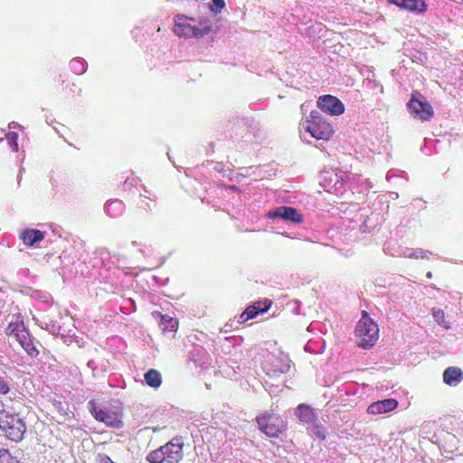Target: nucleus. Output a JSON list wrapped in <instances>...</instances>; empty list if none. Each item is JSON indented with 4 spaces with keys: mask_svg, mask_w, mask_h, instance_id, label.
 I'll use <instances>...</instances> for the list:
<instances>
[{
    "mask_svg": "<svg viewBox=\"0 0 463 463\" xmlns=\"http://www.w3.org/2000/svg\"><path fill=\"white\" fill-rule=\"evenodd\" d=\"M463 2V0H461Z\"/></svg>",
    "mask_w": 463,
    "mask_h": 463,
    "instance_id": "obj_31",
    "label": "nucleus"
},
{
    "mask_svg": "<svg viewBox=\"0 0 463 463\" xmlns=\"http://www.w3.org/2000/svg\"><path fill=\"white\" fill-rule=\"evenodd\" d=\"M10 392V383L0 375V394L6 395Z\"/></svg>",
    "mask_w": 463,
    "mask_h": 463,
    "instance_id": "obj_26",
    "label": "nucleus"
},
{
    "mask_svg": "<svg viewBox=\"0 0 463 463\" xmlns=\"http://www.w3.org/2000/svg\"><path fill=\"white\" fill-rule=\"evenodd\" d=\"M7 140L9 141V144L13 149V151L17 152L18 151V143L17 138L18 135L15 132H9L6 136Z\"/></svg>",
    "mask_w": 463,
    "mask_h": 463,
    "instance_id": "obj_24",
    "label": "nucleus"
},
{
    "mask_svg": "<svg viewBox=\"0 0 463 463\" xmlns=\"http://www.w3.org/2000/svg\"><path fill=\"white\" fill-rule=\"evenodd\" d=\"M0 463H19L16 458L13 457L9 450L0 449Z\"/></svg>",
    "mask_w": 463,
    "mask_h": 463,
    "instance_id": "obj_21",
    "label": "nucleus"
},
{
    "mask_svg": "<svg viewBox=\"0 0 463 463\" xmlns=\"http://www.w3.org/2000/svg\"><path fill=\"white\" fill-rule=\"evenodd\" d=\"M5 332L8 335L14 336L16 340H18L22 345H24V342L22 340L23 337H24V335L26 333L24 326L23 322L21 321H11L6 329Z\"/></svg>",
    "mask_w": 463,
    "mask_h": 463,
    "instance_id": "obj_17",
    "label": "nucleus"
},
{
    "mask_svg": "<svg viewBox=\"0 0 463 463\" xmlns=\"http://www.w3.org/2000/svg\"><path fill=\"white\" fill-rule=\"evenodd\" d=\"M153 316L155 317L160 318V327L163 332H176L178 329V320L168 316L163 315L159 312H154Z\"/></svg>",
    "mask_w": 463,
    "mask_h": 463,
    "instance_id": "obj_15",
    "label": "nucleus"
},
{
    "mask_svg": "<svg viewBox=\"0 0 463 463\" xmlns=\"http://www.w3.org/2000/svg\"><path fill=\"white\" fill-rule=\"evenodd\" d=\"M98 463H116L114 462L108 455L106 454H99L98 455Z\"/></svg>",
    "mask_w": 463,
    "mask_h": 463,
    "instance_id": "obj_27",
    "label": "nucleus"
},
{
    "mask_svg": "<svg viewBox=\"0 0 463 463\" xmlns=\"http://www.w3.org/2000/svg\"><path fill=\"white\" fill-rule=\"evenodd\" d=\"M268 216L283 219L294 223H301L303 221L302 214L296 208L290 206H279L273 211H269Z\"/></svg>",
    "mask_w": 463,
    "mask_h": 463,
    "instance_id": "obj_11",
    "label": "nucleus"
},
{
    "mask_svg": "<svg viewBox=\"0 0 463 463\" xmlns=\"http://www.w3.org/2000/svg\"><path fill=\"white\" fill-rule=\"evenodd\" d=\"M306 130L318 140H328L334 134L331 124L317 110L310 112Z\"/></svg>",
    "mask_w": 463,
    "mask_h": 463,
    "instance_id": "obj_8",
    "label": "nucleus"
},
{
    "mask_svg": "<svg viewBox=\"0 0 463 463\" xmlns=\"http://www.w3.org/2000/svg\"><path fill=\"white\" fill-rule=\"evenodd\" d=\"M184 457L183 444L169 441L146 456L149 463H178Z\"/></svg>",
    "mask_w": 463,
    "mask_h": 463,
    "instance_id": "obj_7",
    "label": "nucleus"
},
{
    "mask_svg": "<svg viewBox=\"0 0 463 463\" xmlns=\"http://www.w3.org/2000/svg\"><path fill=\"white\" fill-rule=\"evenodd\" d=\"M195 20L184 15H177L175 20L174 33L179 37H203L212 30V24L207 19L200 20L198 25Z\"/></svg>",
    "mask_w": 463,
    "mask_h": 463,
    "instance_id": "obj_2",
    "label": "nucleus"
},
{
    "mask_svg": "<svg viewBox=\"0 0 463 463\" xmlns=\"http://www.w3.org/2000/svg\"><path fill=\"white\" fill-rule=\"evenodd\" d=\"M261 432L271 439H279L287 429V422L273 411H264L256 417Z\"/></svg>",
    "mask_w": 463,
    "mask_h": 463,
    "instance_id": "obj_6",
    "label": "nucleus"
},
{
    "mask_svg": "<svg viewBox=\"0 0 463 463\" xmlns=\"http://www.w3.org/2000/svg\"><path fill=\"white\" fill-rule=\"evenodd\" d=\"M0 430L8 439L19 442L24 439L26 425L18 413L3 412L0 414Z\"/></svg>",
    "mask_w": 463,
    "mask_h": 463,
    "instance_id": "obj_4",
    "label": "nucleus"
},
{
    "mask_svg": "<svg viewBox=\"0 0 463 463\" xmlns=\"http://www.w3.org/2000/svg\"><path fill=\"white\" fill-rule=\"evenodd\" d=\"M146 383L152 388H158L162 384V376L156 369H149L144 375Z\"/></svg>",
    "mask_w": 463,
    "mask_h": 463,
    "instance_id": "obj_18",
    "label": "nucleus"
},
{
    "mask_svg": "<svg viewBox=\"0 0 463 463\" xmlns=\"http://www.w3.org/2000/svg\"><path fill=\"white\" fill-rule=\"evenodd\" d=\"M463 380V371L456 366L448 367L443 373V381L446 384L454 386Z\"/></svg>",
    "mask_w": 463,
    "mask_h": 463,
    "instance_id": "obj_14",
    "label": "nucleus"
},
{
    "mask_svg": "<svg viewBox=\"0 0 463 463\" xmlns=\"http://www.w3.org/2000/svg\"><path fill=\"white\" fill-rule=\"evenodd\" d=\"M407 107L411 114L421 121H430L434 116L432 106L418 90L411 92Z\"/></svg>",
    "mask_w": 463,
    "mask_h": 463,
    "instance_id": "obj_9",
    "label": "nucleus"
},
{
    "mask_svg": "<svg viewBox=\"0 0 463 463\" xmlns=\"http://www.w3.org/2000/svg\"><path fill=\"white\" fill-rule=\"evenodd\" d=\"M252 305H253V307H256V309L257 308L261 309V314H262V313L267 312L270 308V307L272 305V301L269 299H266L264 301H257V302L253 303Z\"/></svg>",
    "mask_w": 463,
    "mask_h": 463,
    "instance_id": "obj_23",
    "label": "nucleus"
},
{
    "mask_svg": "<svg viewBox=\"0 0 463 463\" xmlns=\"http://www.w3.org/2000/svg\"><path fill=\"white\" fill-rule=\"evenodd\" d=\"M213 5L211 6V11L217 14L221 13V11L225 6V2L223 0H213Z\"/></svg>",
    "mask_w": 463,
    "mask_h": 463,
    "instance_id": "obj_25",
    "label": "nucleus"
},
{
    "mask_svg": "<svg viewBox=\"0 0 463 463\" xmlns=\"http://www.w3.org/2000/svg\"><path fill=\"white\" fill-rule=\"evenodd\" d=\"M259 356L263 372L270 378L279 377L290 369L288 356L279 350H277L276 353L265 350Z\"/></svg>",
    "mask_w": 463,
    "mask_h": 463,
    "instance_id": "obj_1",
    "label": "nucleus"
},
{
    "mask_svg": "<svg viewBox=\"0 0 463 463\" xmlns=\"http://www.w3.org/2000/svg\"><path fill=\"white\" fill-rule=\"evenodd\" d=\"M433 317H434L435 320L442 326H444L446 328L450 327V323L449 321L445 320V314H444L443 310L433 309Z\"/></svg>",
    "mask_w": 463,
    "mask_h": 463,
    "instance_id": "obj_20",
    "label": "nucleus"
},
{
    "mask_svg": "<svg viewBox=\"0 0 463 463\" xmlns=\"http://www.w3.org/2000/svg\"><path fill=\"white\" fill-rule=\"evenodd\" d=\"M20 238L25 245L33 246L44 239V232L40 230L26 229L22 232Z\"/></svg>",
    "mask_w": 463,
    "mask_h": 463,
    "instance_id": "obj_16",
    "label": "nucleus"
},
{
    "mask_svg": "<svg viewBox=\"0 0 463 463\" xmlns=\"http://www.w3.org/2000/svg\"><path fill=\"white\" fill-rule=\"evenodd\" d=\"M317 106L323 111L333 116H339L345 111V106L342 101L332 95L321 96L317 100Z\"/></svg>",
    "mask_w": 463,
    "mask_h": 463,
    "instance_id": "obj_10",
    "label": "nucleus"
},
{
    "mask_svg": "<svg viewBox=\"0 0 463 463\" xmlns=\"http://www.w3.org/2000/svg\"><path fill=\"white\" fill-rule=\"evenodd\" d=\"M92 416L108 427L121 429L123 422V409L119 402H113L102 407L93 406L90 411Z\"/></svg>",
    "mask_w": 463,
    "mask_h": 463,
    "instance_id": "obj_3",
    "label": "nucleus"
},
{
    "mask_svg": "<svg viewBox=\"0 0 463 463\" xmlns=\"http://www.w3.org/2000/svg\"><path fill=\"white\" fill-rule=\"evenodd\" d=\"M461 430H462V435H463V424H462V426H461Z\"/></svg>",
    "mask_w": 463,
    "mask_h": 463,
    "instance_id": "obj_30",
    "label": "nucleus"
},
{
    "mask_svg": "<svg viewBox=\"0 0 463 463\" xmlns=\"http://www.w3.org/2000/svg\"><path fill=\"white\" fill-rule=\"evenodd\" d=\"M427 276H428L429 278H430V277H431V273H430V272H428Z\"/></svg>",
    "mask_w": 463,
    "mask_h": 463,
    "instance_id": "obj_29",
    "label": "nucleus"
},
{
    "mask_svg": "<svg viewBox=\"0 0 463 463\" xmlns=\"http://www.w3.org/2000/svg\"><path fill=\"white\" fill-rule=\"evenodd\" d=\"M402 9L412 13L424 14L427 12V4L423 0H387Z\"/></svg>",
    "mask_w": 463,
    "mask_h": 463,
    "instance_id": "obj_13",
    "label": "nucleus"
},
{
    "mask_svg": "<svg viewBox=\"0 0 463 463\" xmlns=\"http://www.w3.org/2000/svg\"><path fill=\"white\" fill-rule=\"evenodd\" d=\"M355 335L360 339L358 345L366 349L373 346L379 339V328L365 311L355 327Z\"/></svg>",
    "mask_w": 463,
    "mask_h": 463,
    "instance_id": "obj_5",
    "label": "nucleus"
},
{
    "mask_svg": "<svg viewBox=\"0 0 463 463\" xmlns=\"http://www.w3.org/2000/svg\"><path fill=\"white\" fill-rule=\"evenodd\" d=\"M298 411L301 420H308L312 416V410L309 406L301 404L298 407Z\"/></svg>",
    "mask_w": 463,
    "mask_h": 463,
    "instance_id": "obj_22",
    "label": "nucleus"
},
{
    "mask_svg": "<svg viewBox=\"0 0 463 463\" xmlns=\"http://www.w3.org/2000/svg\"><path fill=\"white\" fill-rule=\"evenodd\" d=\"M228 187H229V189H231V190H234V191H237V190H238V188H237L235 185H229Z\"/></svg>",
    "mask_w": 463,
    "mask_h": 463,
    "instance_id": "obj_28",
    "label": "nucleus"
},
{
    "mask_svg": "<svg viewBox=\"0 0 463 463\" xmlns=\"http://www.w3.org/2000/svg\"><path fill=\"white\" fill-rule=\"evenodd\" d=\"M397 407L398 402L395 399L388 398L371 403L367 408V412L372 415H378L392 411Z\"/></svg>",
    "mask_w": 463,
    "mask_h": 463,
    "instance_id": "obj_12",
    "label": "nucleus"
},
{
    "mask_svg": "<svg viewBox=\"0 0 463 463\" xmlns=\"http://www.w3.org/2000/svg\"><path fill=\"white\" fill-rule=\"evenodd\" d=\"M259 314H261V309H256L253 305L249 306L238 317V323L243 324L250 319L256 317Z\"/></svg>",
    "mask_w": 463,
    "mask_h": 463,
    "instance_id": "obj_19",
    "label": "nucleus"
}]
</instances>
